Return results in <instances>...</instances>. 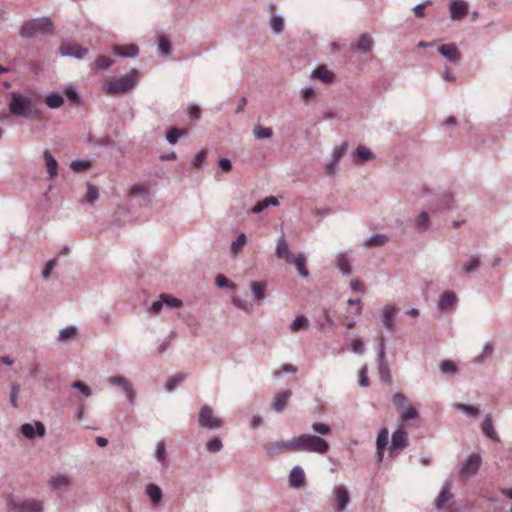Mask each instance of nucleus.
<instances>
[{
    "mask_svg": "<svg viewBox=\"0 0 512 512\" xmlns=\"http://www.w3.org/2000/svg\"><path fill=\"white\" fill-rule=\"evenodd\" d=\"M329 448L330 445L324 438L308 433L295 436L291 440L268 442L264 445V450L269 456L291 451L326 454Z\"/></svg>",
    "mask_w": 512,
    "mask_h": 512,
    "instance_id": "nucleus-1",
    "label": "nucleus"
},
{
    "mask_svg": "<svg viewBox=\"0 0 512 512\" xmlns=\"http://www.w3.org/2000/svg\"><path fill=\"white\" fill-rule=\"evenodd\" d=\"M138 76L139 71L137 69H132L120 78L109 80L105 84L106 92L110 95L128 93L136 86Z\"/></svg>",
    "mask_w": 512,
    "mask_h": 512,
    "instance_id": "nucleus-2",
    "label": "nucleus"
},
{
    "mask_svg": "<svg viewBox=\"0 0 512 512\" xmlns=\"http://www.w3.org/2000/svg\"><path fill=\"white\" fill-rule=\"evenodd\" d=\"M9 109L12 114L24 118H30L34 113L38 112L34 109L33 102L30 97L15 92L11 94Z\"/></svg>",
    "mask_w": 512,
    "mask_h": 512,
    "instance_id": "nucleus-3",
    "label": "nucleus"
},
{
    "mask_svg": "<svg viewBox=\"0 0 512 512\" xmlns=\"http://www.w3.org/2000/svg\"><path fill=\"white\" fill-rule=\"evenodd\" d=\"M53 22L49 17H40L23 23L20 29L22 38H31L44 31H52Z\"/></svg>",
    "mask_w": 512,
    "mask_h": 512,
    "instance_id": "nucleus-4",
    "label": "nucleus"
},
{
    "mask_svg": "<svg viewBox=\"0 0 512 512\" xmlns=\"http://www.w3.org/2000/svg\"><path fill=\"white\" fill-rule=\"evenodd\" d=\"M198 425L201 428L216 430L223 426V420L214 414L211 406L203 405L198 414Z\"/></svg>",
    "mask_w": 512,
    "mask_h": 512,
    "instance_id": "nucleus-5",
    "label": "nucleus"
},
{
    "mask_svg": "<svg viewBox=\"0 0 512 512\" xmlns=\"http://www.w3.org/2000/svg\"><path fill=\"white\" fill-rule=\"evenodd\" d=\"M332 501L335 512L344 511L350 503V495L344 485H337L332 490Z\"/></svg>",
    "mask_w": 512,
    "mask_h": 512,
    "instance_id": "nucleus-6",
    "label": "nucleus"
},
{
    "mask_svg": "<svg viewBox=\"0 0 512 512\" xmlns=\"http://www.w3.org/2000/svg\"><path fill=\"white\" fill-rule=\"evenodd\" d=\"M60 54L64 57H73L80 60L88 54V49L74 41H65L60 45Z\"/></svg>",
    "mask_w": 512,
    "mask_h": 512,
    "instance_id": "nucleus-7",
    "label": "nucleus"
},
{
    "mask_svg": "<svg viewBox=\"0 0 512 512\" xmlns=\"http://www.w3.org/2000/svg\"><path fill=\"white\" fill-rule=\"evenodd\" d=\"M482 459L481 456L477 453H472L468 456V458L462 464L459 475L461 478L465 479L474 474H476L481 466Z\"/></svg>",
    "mask_w": 512,
    "mask_h": 512,
    "instance_id": "nucleus-8",
    "label": "nucleus"
},
{
    "mask_svg": "<svg viewBox=\"0 0 512 512\" xmlns=\"http://www.w3.org/2000/svg\"><path fill=\"white\" fill-rule=\"evenodd\" d=\"M109 383L117 386L123 390L130 404L134 405L136 402V393L132 388L131 382L123 376L110 377Z\"/></svg>",
    "mask_w": 512,
    "mask_h": 512,
    "instance_id": "nucleus-9",
    "label": "nucleus"
},
{
    "mask_svg": "<svg viewBox=\"0 0 512 512\" xmlns=\"http://www.w3.org/2000/svg\"><path fill=\"white\" fill-rule=\"evenodd\" d=\"M9 510L11 512H43V506L39 501L25 500L9 503Z\"/></svg>",
    "mask_w": 512,
    "mask_h": 512,
    "instance_id": "nucleus-10",
    "label": "nucleus"
},
{
    "mask_svg": "<svg viewBox=\"0 0 512 512\" xmlns=\"http://www.w3.org/2000/svg\"><path fill=\"white\" fill-rule=\"evenodd\" d=\"M348 147L347 142H342L338 147L333 150L331 159L325 167V172L328 176H333L336 173L337 166Z\"/></svg>",
    "mask_w": 512,
    "mask_h": 512,
    "instance_id": "nucleus-11",
    "label": "nucleus"
},
{
    "mask_svg": "<svg viewBox=\"0 0 512 512\" xmlns=\"http://www.w3.org/2000/svg\"><path fill=\"white\" fill-rule=\"evenodd\" d=\"M20 431L27 439H34L35 437H44L46 434L45 426L40 421L34 423H25L20 426Z\"/></svg>",
    "mask_w": 512,
    "mask_h": 512,
    "instance_id": "nucleus-12",
    "label": "nucleus"
},
{
    "mask_svg": "<svg viewBox=\"0 0 512 512\" xmlns=\"http://www.w3.org/2000/svg\"><path fill=\"white\" fill-rule=\"evenodd\" d=\"M408 444V434L402 427H400L392 433L390 453L392 454L394 451H401L405 449Z\"/></svg>",
    "mask_w": 512,
    "mask_h": 512,
    "instance_id": "nucleus-13",
    "label": "nucleus"
},
{
    "mask_svg": "<svg viewBox=\"0 0 512 512\" xmlns=\"http://www.w3.org/2000/svg\"><path fill=\"white\" fill-rule=\"evenodd\" d=\"M438 52L451 63L458 64L461 59V53L454 43L439 46Z\"/></svg>",
    "mask_w": 512,
    "mask_h": 512,
    "instance_id": "nucleus-14",
    "label": "nucleus"
},
{
    "mask_svg": "<svg viewBox=\"0 0 512 512\" xmlns=\"http://www.w3.org/2000/svg\"><path fill=\"white\" fill-rule=\"evenodd\" d=\"M43 158L47 168L48 179L52 181L58 175V162L55 159V157L51 154L49 149L44 150Z\"/></svg>",
    "mask_w": 512,
    "mask_h": 512,
    "instance_id": "nucleus-15",
    "label": "nucleus"
},
{
    "mask_svg": "<svg viewBox=\"0 0 512 512\" xmlns=\"http://www.w3.org/2000/svg\"><path fill=\"white\" fill-rule=\"evenodd\" d=\"M305 473L304 470L299 466H294L288 476V484L291 488H299L304 484Z\"/></svg>",
    "mask_w": 512,
    "mask_h": 512,
    "instance_id": "nucleus-16",
    "label": "nucleus"
},
{
    "mask_svg": "<svg viewBox=\"0 0 512 512\" xmlns=\"http://www.w3.org/2000/svg\"><path fill=\"white\" fill-rule=\"evenodd\" d=\"M382 312V325L389 331H394L396 309L391 305H385L382 309Z\"/></svg>",
    "mask_w": 512,
    "mask_h": 512,
    "instance_id": "nucleus-17",
    "label": "nucleus"
},
{
    "mask_svg": "<svg viewBox=\"0 0 512 512\" xmlns=\"http://www.w3.org/2000/svg\"><path fill=\"white\" fill-rule=\"evenodd\" d=\"M373 158L374 155L368 147L359 145L352 156V161L354 164H362L372 160Z\"/></svg>",
    "mask_w": 512,
    "mask_h": 512,
    "instance_id": "nucleus-18",
    "label": "nucleus"
},
{
    "mask_svg": "<svg viewBox=\"0 0 512 512\" xmlns=\"http://www.w3.org/2000/svg\"><path fill=\"white\" fill-rule=\"evenodd\" d=\"M145 494L154 507L158 506L163 498L161 488L154 483H149L146 485Z\"/></svg>",
    "mask_w": 512,
    "mask_h": 512,
    "instance_id": "nucleus-19",
    "label": "nucleus"
},
{
    "mask_svg": "<svg viewBox=\"0 0 512 512\" xmlns=\"http://www.w3.org/2000/svg\"><path fill=\"white\" fill-rule=\"evenodd\" d=\"M311 77L316 78L325 84H330L334 81L335 74L326 66L321 65L313 70Z\"/></svg>",
    "mask_w": 512,
    "mask_h": 512,
    "instance_id": "nucleus-20",
    "label": "nucleus"
},
{
    "mask_svg": "<svg viewBox=\"0 0 512 512\" xmlns=\"http://www.w3.org/2000/svg\"><path fill=\"white\" fill-rule=\"evenodd\" d=\"M450 16L452 19H460L468 13V7L462 0H452L450 3Z\"/></svg>",
    "mask_w": 512,
    "mask_h": 512,
    "instance_id": "nucleus-21",
    "label": "nucleus"
},
{
    "mask_svg": "<svg viewBox=\"0 0 512 512\" xmlns=\"http://www.w3.org/2000/svg\"><path fill=\"white\" fill-rule=\"evenodd\" d=\"M275 253L278 258L284 259L286 262L290 261L294 256L290 253V249L284 235L278 238Z\"/></svg>",
    "mask_w": 512,
    "mask_h": 512,
    "instance_id": "nucleus-22",
    "label": "nucleus"
},
{
    "mask_svg": "<svg viewBox=\"0 0 512 512\" xmlns=\"http://www.w3.org/2000/svg\"><path fill=\"white\" fill-rule=\"evenodd\" d=\"M306 262V255L304 253H299L297 256H293L292 259H290V261H288L287 263L295 265L298 273L302 277L307 278L309 276V271L306 268Z\"/></svg>",
    "mask_w": 512,
    "mask_h": 512,
    "instance_id": "nucleus-23",
    "label": "nucleus"
},
{
    "mask_svg": "<svg viewBox=\"0 0 512 512\" xmlns=\"http://www.w3.org/2000/svg\"><path fill=\"white\" fill-rule=\"evenodd\" d=\"M138 47L134 44L115 45L113 47L114 54L124 58H134L138 55Z\"/></svg>",
    "mask_w": 512,
    "mask_h": 512,
    "instance_id": "nucleus-24",
    "label": "nucleus"
},
{
    "mask_svg": "<svg viewBox=\"0 0 512 512\" xmlns=\"http://www.w3.org/2000/svg\"><path fill=\"white\" fill-rule=\"evenodd\" d=\"M292 396L291 390H285L281 393H278L274 397V401L272 402V409L278 413L284 411L287 405L288 399Z\"/></svg>",
    "mask_w": 512,
    "mask_h": 512,
    "instance_id": "nucleus-25",
    "label": "nucleus"
},
{
    "mask_svg": "<svg viewBox=\"0 0 512 512\" xmlns=\"http://www.w3.org/2000/svg\"><path fill=\"white\" fill-rule=\"evenodd\" d=\"M374 41L370 34L363 33L359 36L356 48L362 54L370 53L373 49Z\"/></svg>",
    "mask_w": 512,
    "mask_h": 512,
    "instance_id": "nucleus-26",
    "label": "nucleus"
},
{
    "mask_svg": "<svg viewBox=\"0 0 512 512\" xmlns=\"http://www.w3.org/2000/svg\"><path fill=\"white\" fill-rule=\"evenodd\" d=\"M481 428L483 434L487 436L489 439L495 442H498L500 440L497 432L494 429L492 418L489 414L485 415Z\"/></svg>",
    "mask_w": 512,
    "mask_h": 512,
    "instance_id": "nucleus-27",
    "label": "nucleus"
},
{
    "mask_svg": "<svg viewBox=\"0 0 512 512\" xmlns=\"http://www.w3.org/2000/svg\"><path fill=\"white\" fill-rule=\"evenodd\" d=\"M451 484L450 482H446L444 486L442 487L436 501H435V507L436 509H442L445 504L453 497L451 491H450Z\"/></svg>",
    "mask_w": 512,
    "mask_h": 512,
    "instance_id": "nucleus-28",
    "label": "nucleus"
},
{
    "mask_svg": "<svg viewBox=\"0 0 512 512\" xmlns=\"http://www.w3.org/2000/svg\"><path fill=\"white\" fill-rule=\"evenodd\" d=\"M456 294L453 291L445 292L437 302V307L440 311H445L451 308L456 303Z\"/></svg>",
    "mask_w": 512,
    "mask_h": 512,
    "instance_id": "nucleus-29",
    "label": "nucleus"
},
{
    "mask_svg": "<svg viewBox=\"0 0 512 512\" xmlns=\"http://www.w3.org/2000/svg\"><path fill=\"white\" fill-rule=\"evenodd\" d=\"M278 206L279 205V201L278 199L275 197V196H269V197H266L265 199H263L262 201L258 202L253 208H252V212L254 214H259L261 213L262 211H264L266 208H268L269 206Z\"/></svg>",
    "mask_w": 512,
    "mask_h": 512,
    "instance_id": "nucleus-30",
    "label": "nucleus"
},
{
    "mask_svg": "<svg viewBox=\"0 0 512 512\" xmlns=\"http://www.w3.org/2000/svg\"><path fill=\"white\" fill-rule=\"evenodd\" d=\"M187 378V374L180 372L170 377L164 384V389L167 392H172L179 384Z\"/></svg>",
    "mask_w": 512,
    "mask_h": 512,
    "instance_id": "nucleus-31",
    "label": "nucleus"
},
{
    "mask_svg": "<svg viewBox=\"0 0 512 512\" xmlns=\"http://www.w3.org/2000/svg\"><path fill=\"white\" fill-rule=\"evenodd\" d=\"M250 289L252 292V297L254 300H264L265 298V290H266V284L264 282L260 281H254L250 285Z\"/></svg>",
    "mask_w": 512,
    "mask_h": 512,
    "instance_id": "nucleus-32",
    "label": "nucleus"
},
{
    "mask_svg": "<svg viewBox=\"0 0 512 512\" xmlns=\"http://www.w3.org/2000/svg\"><path fill=\"white\" fill-rule=\"evenodd\" d=\"M337 267L343 275H350L352 270L346 253L340 252L336 256Z\"/></svg>",
    "mask_w": 512,
    "mask_h": 512,
    "instance_id": "nucleus-33",
    "label": "nucleus"
},
{
    "mask_svg": "<svg viewBox=\"0 0 512 512\" xmlns=\"http://www.w3.org/2000/svg\"><path fill=\"white\" fill-rule=\"evenodd\" d=\"M311 429L314 432L313 435H316L320 438L325 436H331L332 435V428L323 422H314L311 425Z\"/></svg>",
    "mask_w": 512,
    "mask_h": 512,
    "instance_id": "nucleus-34",
    "label": "nucleus"
},
{
    "mask_svg": "<svg viewBox=\"0 0 512 512\" xmlns=\"http://www.w3.org/2000/svg\"><path fill=\"white\" fill-rule=\"evenodd\" d=\"M49 486L53 490H60L69 484V478L66 475H56L49 479Z\"/></svg>",
    "mask_w": 512,
    "mask_h": 512,
    "instance_id": "nucleus-35",
    "label": "nucleus"
},
{
    "mask_svg": "<svg viewBox=\"0 0 512 512\" xmlns=\"http://www.w3.org/2000/svg\"><path fill=\"white\" fill-rule=\"evenodd\" d=\"M253 135L257 140L270 139L273 131L270 127H263L260 124H255L253 127Z\"/></svg>",
    "mask_w": 512,
    "mask_h": 512,
    "instance_id": "nucleus-36",
    "label": "nucleus"
},
{
    "mask_svg": "<svg viewBox=\"0 0 512 512\" xmlns=\"http://www.w3.org/2000/svg\"><path fill=\"white\" fill-rule=\"evenodd\" d=\"M388 237L385 234H375L364 240V244L368 247H380L387 243Z\"/></svg>",
    "mask_w": 512,
    "mask_h": 512,
    "instance_id": "nucleus-37",
    "label": "nucleus"
},
{
    "mask_svg": "<svg viewBox=\"0 0 512 512\" xmlns=\"http://www.w3.org/2000/svg\"><path fill=\"white\" fill-rule=\"evenodd\" d=\"M377 365L380 379L384 382H390L391 373L387 359L377 360Z\"/></svg>",
    "mask_w": 512,
    "mask_h": 512,
    "instance_id": "nucleus-38",
    "label": "nucleus"
},
{
    "mask_svg": "<svg viewBox=\"0 0 512 512\" xmlns=\"http://www.w3.org/2000/svg\"><path fill=\"white\" fill-rule=\"evenodd\" d=\"M45 103L49 108L56 109L64 103V98L60 94L50 93L46 96Z\"/></svg>",
    "mask_w": 512,
    "mask_h": 512,
    "instance_id": "nucleus-39",
    "label": "nucleus"
},
{
    "mask_svg": "<svg viewBox=\"0 0 512 512\" xmlns=\"http://www.w3.org/2000/svg\"><path fill=\"white\" fill-rule=\"evenodd\" d=\"M453 407L456 410L466 414L468 417H477L479 415V410L472 405L462 404V403H454Z\"/></svg>",
    "mask_w": 512,
    "mask_h": 512,
    "instance_id": "nucleus-40",
    "label": "nucleus"
},
{
    "mask_svg": "<svg viewBox=\"0 0 512 512\" xmlns=\"http://www.w3.org/2000/svg\"><path fill=\"white\" fill-rule=\"evenodd\" d=\"M91 165L92 163L89 159H77L71 162L70 167L74 172L80 173L88 170Z\"/></svg>",
    "mask_w": 512,
    "mask_h": 512,
    "instance_id": "nucleus-41",
    "label": "nucleus"
},
{
    "mask_svg": "<svg viewBox=\"0 0 512 512\" xmlns=\"http://www.w3.org/2000/svg\"><path fill=\"white\" fill-rule=\"evenodd\" d=\"M309 326V320L304 315H298L291 323L290 330L297 332L301 329H305Z\"/></svg>",
    "mask_w": 512,
    "mask_h": 512,
    "instance_id": "nucleus-42",
    "label": "nucleus"
},
{
    "mask_svg": "<svg viewBox=\"0 0 512 512\" xmlns=\"http://www.w3.org/2000/svg\"><path fill=\"white\" fill-rule=\"evenodd\" d=\"M388 436L389 431L387 428H382L376 438V448L377 450H385L386 446L388 445Z\"/></svg>",
    "mask_w": 512,
    "mask_h": 512,
    "instance_id": "nucleus-43",
    "label": "nucleus"
},
{
    "mask_svg": "<svg viewBox=\"0 0 512 512\" xmlns=\"http://www.w3.org/2000/svg\"><path fill=\"white\" fill-rule=\"evenodd\" d=\"M269 25L276 34H280L284 31V20L280 15H273L269 19Z\"/></svg>",
    "mask_w": 512,
    "mask_h": 512,
    "instance_id": "nucleus-44",
    "label": "nucleus"
},
{
    "mask_svg": "<svg viewBox=\"0 0 512 512\" xmlns=\"http://www.w3.org/2000/svg\"><path fill=\"white\" fill-rule=\"evenodd\" d=\"M418 417H419L418 411L414 407H412L410 404H408L407 406L402 408L401 420L403 422H407L412 419H417Z\"/></svg>",
    "mask_w": 512,
    "mask_h": 512,
    "instance_id": "nucleus-45",
    "label": "nucleus"
},
{
    "mask_svg": "<svg viewBox=\"0 0 512 512\" xmlns=\"http://www.w3.org/2000/svg\"><path fill=\"white\" fill-rule=\"evenodd\" d=\"M223 443L222 440L219 437H213L206 443V449L210 453H218L222 450Z\"/></svg>",
    "mask_w": 512,
    "mask_h": 512,
    "instance_id": "nucleus-46",
    "label": "nucleus"
},
{
    "mask_svg": "<svg viewBox=\"0 0 512 512\" xmlns=\"http://www.w3.org/2000/svg\"><path fill=\"white\" fill-rule=\"evenodd\" d=\"M160 299L163 300L164 306H168L171 308H179L182 306L181 300L173 297L170 294H161Z\"/></svg>",
    "mask_w": 512,
    "mask_h": 512,
    "instance_id": "nucleus-47",
    "label": "nucleus"
},
{
    "mask_svg": "<svg viewBox=\"0 0 512 512\" xmlns=\"http://www.w3.org/2000/svg\"><path fill=\"white\" fill-rule=\"evenodd\" d=\"M71 388L78 390L84 398H88L92 395L91 388L81 381L73 382Z\"/></svg>",
    "mask_w": 512,
    "mask_h": 512,
    "instance_id": "nucleus-48",
    "label": "nucleus"
},
{
    "mask_svg": "<svg viewBox=\"0 0 512 512\" xmlns=\"http://www.w3.org/2000/svg\"><path fill=\"white\" fill-rule=\"evenodd\" d=\"M99 197L98 188L95 185L88 184L87 192H86V201L88 204L92 205Z\"/></svg>",
    "mask_w": 512,
    "mask_h": 512,
    "instance_id": "nucleus-49",
    "label": "nucleus"
},
{
    "mask_svg": "<svg viewBox=\"0 0 512 512\" xmlns=\"http://www.w3.org/2000/svg\"><path fill=\"white\" fill-rule=\"evenodd\" d=\"M77 333V328L75 326H67L60 330L58 339L61 341L68 340L74 337Z\"/></svg>",
    "mask_w": 512,
    "mask_h": 512,
    "instance_id": "nucleus-50",
    "label": "nucleus"
},
{
    "mask_svg": "<svg viewBox=\"0 0 512 512\" xmlns=\"http://www.w3.org/2000/svg\"><path fill=\"white\" fill-rule=\"evenodd\" d=\"M183 135V131L178 128H172L166 133V140L168 143L175 145L179 138Z\"/></svg>",
    "mask_w": 512,
    "mask_h": 512,
    "instance_id": "nucleus-51",
    "label": "nucleus"
},
{
    "mask_svg": "<svg viewBox=\"0 0 512 512\" xmlns=\"http://www.w3.org/2000/svg\"><path fill=\"white\" fill-rule=\"evenodd\" d=\"M480 259L477 256H472L469 261L464 265L463 270L465 273H472L480 267Z\"/></svg>",
    "mask_w": 512,
    "mask_h": 512,
    "instance_id": "nucleus-52",
    "label": "nucleus"
},
{
    "mask_svg": "<svg viewBox=\"0 0 512 512\" xmlns=\"http://www.w3.org/2000/svg\"><path fill=\"white\" fill-rule=\"evenodd\" d=\"M64 94L72 103H80L81 97L72 85L64 89Z\"/></svg>",
    "mask_w": 512,
    "mask_h": 512,
    "instance_id": "nucleus-53",
    "label": "nucleus"
},
{
    "mask_svg": "<svg viewBox=\"0 0 512 512\" xmlns=\"http://www.w3.org/2000/svg\"><path fill=\"white\" fill-rule=\"evenodd\" d=\"M167 452L164 441H159L156 445L155 457L158 462L163 463L166 460Z\"/></svg>",
    "mask_w": 512,
    "mask_h": 512,
    "instance_id": "nucleus-54",
    "label": "nucleus"
},
{
    "mask_svg": "<svg viewBox=\"0 0 512 512\" xmlns=\"http://www.w3.org/2000/svg\"><path fill=\"white\" fill-rule=\"evenodd\" d=\"M246 243V236L244 233H240L237 238L231 244V250L234 254H236L239 250L243 248Z\"/></svg>",
    "mask_w": 512,
    "mask_h": 512,
    "instance_id": "nucleus-55",
    "label": "nucleus"
},
{
    "mask_svg": "<svg viewBox=\"0 0 512 512\" xmlns=\"http://www.w3.org/2000/svg\"><path fill=\"white\" fill-rule=\"evenodd\" d=\"M113 63L114 60L106 56H97V58L95 59V65L99 69H107L110 66H112Z\"/></svg>",
    "mask_w": 512,
    "mask_h": 512,
    "instance_id": "nucleus-56",
    "label": "nucleus"
},
{
    "mask_svg": "<svg viewBox=\"0 0 512 512\" xmlns=\"http://www.w3.org/2000/svg\"><path fill=\"white\" fill-rule=\"evenodd\" d=\"M392 402L401 409L409 404L408 398L402 393H395L392 397Z\"/></svg>",
    "mask_w": 512,
    "mask_h": 512,
    "instance_id": "nucleus-57",
    "label": "nucleus"
},
{
    "mask_svg": "<svg viewBox=\"0 0 512 512\" xmlns=\"http://www.w3.org/2000/svg\"><path fill=\"white\" fill-rule=\"evenodd\" d=\"M494 347L491 343L487 342L481 354L475 357L474 362L479 363L483 361L487 356H490L493 353Z\"/></svg>",
    "mask_w": 512,
    "mask_h": 512,
    "instance_id": "nucleus-58",
    "label": "nucleus"
},
{
    "mask_svg": "<svg viewBox=\"0 0 512 512\" xmlns=\"http://www.w3.org/2000/svg\"><path fill=\"white\" fill-rule=\"evenodd\" d=\"M439 368L443 374H454L457 370L455 363L450 360L443 361Z\"/></svg>",
    "mask_w": 512,
    "mask_h": 512,
    "instance_id": "nucleus-59",
    "label": "nucleus"
},
{
    "mask_svg": "<svg viewBox=\"0 0 512 512\" xmlns=\"http://www.w3.org/2000/svg\"><path fill=\"white\" fill-rule=\"evenodd\" d=\"M415 224L419 229L427 228L429 224V215L427 212H421L418 217L415 219Z\"/></svg>",
    "mask_w": 512,
    "mask_h": 512,
    "instance_id": "nucleus-60",
    "label": "nucleus"
},
{
    "mask_svg": "<svg viewBox=\"0 0 512 512\" xmlns=\"http://www.w3.org/2000/svg\"><path fill=\"white\" fill-rule=\"evenodd\" d=\"M20 392V386L17 383H13L10 392V403L13 407H18V395Z\"/></svg>",
    "mask_w": 512,
    "mask_h": 512,
    "instance_id": "nucleus-61",
    "label": "nucleus"
},
{
    "mask_svg": "<svg viewBox=\"0 0 512 512\" xmlns=\"http://www.w3.org/2000/svg\"><path fill=\"white\" fill-rule=\"evenodd\" d=\"M315 93L313 87L307 86L301 89L300 96L305 103H308L315 96Z\"/></svg>",
    "mask_w": 512,
    "mask_h": 512,
    "instance_id": "nucleus-62",
    "label": "nucleus"
},
{
    "mask_svg": "<svg viewBox=\"0 0 512 512\" xmlns=\"http://www.w3.org/2000/svg\"><path fill=\"white\" fill-rule=\"evenodd\" d=\"M158 47L163 56H168L171 52V44L165 37L160 38Z\"/></svg>",
    "mask_w": 512,
    "mask_h": 512,
    "instance_id": "nucleus-63",
    "label": "nucleus"
},
{
    "mask_svg": "<svg viewBox=\"0 0 512 512\" xmlns=\"http://www.w3.org/2000/svg\"><path fill=\"white\" fill-rule=\"evenodd\" d=\"M215 283L220 288H234L235 287V284L229 282V280L223 274L217 275V277L215 279Z\"/></svg>",
    "mask_w": 512,
    "mask_h": 512,
    "instance_id": "nucleus-64",
    "label": "nucleus"
}]
</instances>
